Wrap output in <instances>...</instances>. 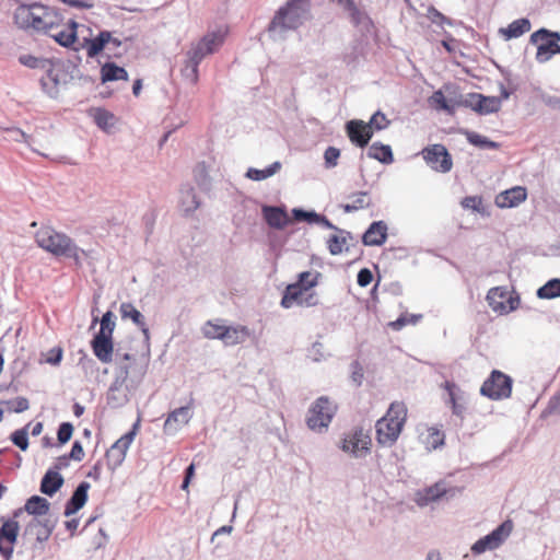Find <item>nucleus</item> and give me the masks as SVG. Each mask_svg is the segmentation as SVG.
Returning a JSON list of instances; mask_svg holds the SVG:
<instances>
[{
    "label": "nucleus",
    "mask_w": 560,
    "mask_h": 560,
    "mask_svg": "<svg viewBox=\"0 0 560 560\" xmlns=\"http://www.w3.org/2000/svg\"><path fill=\"white\" fill-rule=\"evenodd\" d=\"M49 510V502L42 497H31L24 509H18L13 512L11 518H1L0 527V556L4 560H12L14 546L18 542L20 524L18 517H20L24 511L32 515H45Z\"/></svg>",
    "instance_id": "f257e3e1"
},
{
    "label": "nucleus",
    "mask_w": 560,
    "mask_h": 560,
    "mask_svg": "<svg viewBox=\"0 0 560 560\" xmlns=\"http://www.w3.org/2000/svg\"><path fill=\"white\" fill-rule=\"evenodd\" d=\"M319 277V272H301L296 282L287 285L281 299V306L290 308L293 305L305 307L317 305L318 298L314 288L318 284Z\"/></svg>",
    "instance_id": "f03ea898"
},
{
    "label": "nucleus",
    "mask_w": 560,
    "mask_h": 560,
    "mask_svg": "<svg viewBox=\"0 0 560 560\" xmlns=\"http://www.w3.org/2000/svg\"><path fill=\"white\" fill-rule=\"evenodd\" d=\"M408 409L405 402L394 401L386 413L376 422V441L382 446H392L398 440L407 421Z\"/></svg>",
    "instance_id": "7ed1b4c3"
},
{
    "label": "nucleus",
    "mask_w": 560,
    "mask_h": 560,
    "mask_svg": "<svg viewBox=\"0 0 560 560\" xmlns=\"http://www.w3.org/2000/svg\"><path fill=\"white\" fill-rule=\"evenodd\" d=\"M80 75L78 62L73 60L50 59L46 77L39 82L42 90L51 98L59 95V88L65 86Z\"/></svg>",
    "instance_id": "20e7f679"
},
{
    "label": "nucleus",
    "mask_w": 560,
    "mask_h": 560,
    "mask_svg": "<svg viewBox=\"0 0 560 560\" xmlns=\"http://www.w3.org/2000/svg\"><path fill=\"white\" fill-rule=\"evenodd\" d=\"M37 245L57 257H78V246L65 233L43 226L35 234Z\"/></svg>",
    "instance_id": "39448f33"
},
{
    "label": "nucleus",
    "mask_w": 560,
    "mask_h": 560,
    "mask_svg": "<svg viewBox=\"0 0 560 560\" xmlns=\"http://www.w3.org/2000/svg\"><path fill=\"white\" fill-rule=\"evenodd\" d=\"M311 0H288L279 8L270 23V28L280 26L285 30H294L308 19Z\"/></svg>",
    "instance_id": "423d86ee"
},
{
    "label": "nucleus",
    "mask_w": 560,
    "mask_h": 560,
    "mask_svg": "<svg viewBox=\"0 0 560 560\" xmlns=\"http://www.w3.org/2000/svg\"><path fill=\"white\" fill-rule=\"evenodd\" d=\"M336 411L337 405L334 401L326 396L318 397L307 411V428L314 432H323L329 427Z\"/></svg>",
    "instance_id": "0eeeda50"
},
{
    "label": "nucleus",
    "mask_w": 560,
    "mask_h": 560,
    "mask_svg": "<svg viewBox=\"0 0 560 560\" xmlns=\"http://www.w3.org/2000/svg\"><path fill=\"white\" fill-rule=\"evenodd\" d=\"M512 378L499 370H493L482 383L480 394L492 400L506 399L512 394Z\"/></svg>",
    "instance_id": "6e6552de"
},
{
    "label": "nucleus",
    "mask_w": 560,
    "mask_h": 560,
    "mask_svg": "<svg viewBox=\"0 0 560 560\" xmlns=\"http://www.w3.org/2000/svg\"><path fill=\"white\" fill-rule=\"evenodd\" d=\"M486 299L491 310L499 315H506L517 310L521 303L518 294L509 291L505 287L491 288Z\"/></svg>",
    "instance_id": "1a4fd4ad"
},
{
    "label": "nucleus",
    "mask_w": 560,
    "mask_h": 560,
    "mask_svg": "<svg viewBox=\"0 0 560 560\" xmlns=\"http://www.w3.org/2000/svg\"><path fill=\"white\" fill-rule=\"evenodd\" d=\"M513 530V522L511 520L504 521L500 526H498L494 530H492L487 536L477 540L472 547L471 551L476 555L482 553L487 550H493L499 548L506 538L511 535Z\"/></svg>",
    "instance_id": "9d476101"
},
{
    "label": "nucleus",
    "mask_w": 560,
    "mask_h": 560,
    "mask_svg": "<svg viewBox=\"0 0 560 560\" xmlns=\"http://www.w3.org/2000/svg\"><path fill=\"white\" fill-rule=\"evenodd\" d=\"M371 436L362 428H354L345 434L341 448L355 457L364 456L371 447Z\"/></svg>",
    "instance_id": "9b49d317"
},
{
    "label": "nucleus",
    "mask_w": 560,
    "mask_h": 560,
    "mask_svg": "<svg viewBox=\"0 0 560 560\" xmlns=\"http://www.w3.org/2000/svg\"><path fill=\"white\" fill-rule=\"evenodd\" d=\"M337 4L348 14L350 22L362 34H371L374 23L363 9L359 8L354 0H336Z\"/></svg>",
    "instance_id": "f8f14e48"
},
{
    "label": "nucleus",
    "mask_w": 560,
    "mask_h": 560,
    "mask_svg": "<svg viewBox=\"0 0 560 560\" xmlns=\"http://www.w3.org/2000/svg\"><path fill=\"white\" fill-rule=\"evenodd\" d=\"M422 155L427 164L435 172L447 173L452 168V156L443 144L425 148Z\"/></svg>",
    "instance_id": "ddd939ff"
},
{
    "label": "nucleus",
    "mask_w": 560,
    "mask_h": 560,
    "mask_svg": "<svg viewBox=\"0 0 560 560\" xmlns=\"http://www.w3.org/2000/svg\"><path fill=\"white\" fill-rule=\"evenodd\" d=\"M136 429L137 424H135L132 431L124 434L109 447V450H107L105 458L106 464L110 470H115L116 468H118L125 460L127 451L135 439Z\"/></svg>",
    "instance_id": "4468645a"
},
{
    "label": "nucleus",
    "mask_w": 560,
    "mask_h": 560,
    "mask_svg": "<svg viewBox=\"0 0 560 560\" xmlns=\"http://www.w3.org/2000/svg\"><path fill=\"white\" fill-rule=\"evenodd\" d=\"M35 8L38 10L39 23L37 31L43 34H50L51 31L58 30L63 23V15L61 12L52 7L35 2Z\"/></svg>",
    "instance_id": "2eb2a0df"
},
{
    "label": "nucleus",
    "mask_w": 560,
    "mask_h": 560,
    "mask_svg": "<svg viewBox=\"0 0 560 560\" xmlns=\"http://www.w3.org/2000/svg\"><path fill=\"white\" fill-rule=\"evenodd\" d=\"M211 52H206L205 47H201L198 43L192 44L190 49L186 52L185 67L182 72L183 75L191 82H197L199 75L200 62Z\"/></svg>",
    "instance_id": "dca6fc26"
},
{
    "label": "nucleus",
    "mask_w": 560,
    "mask_h": 560,
    "mask_svg": "<svg viewBox=\"0 0 560 560\" xmlns=\"http://www.w3.org/2000/svg\"><path fill=\"white\" fill-rule=\"evenodd\" d=\"M345 130L351 143L359 148L366 147L373 137L368 124L361 119L348 120Z\"/></svg>",
    "instance_id": "f3484780"
},
{
    "label": "nucleus",
    "mask_w": 560,
    "mask_h": 560,
    "mask_svg": "<svg viewBox=\"0 0 560 560\" xmlns=\"http://www.w3.org/2000/svg\"><path fill=\"white\" fill-rule=\"evenodd\" d=\"M192 405L194 401L191 399L187 406L176 408L167 415L163 424V431L165 434H174L190 421L192 417Z\"/></svg>",
    "instance_id": "a211bd4d"
},
{
    "label": "nucleus",
    "mask_w": 560,
    "mask_h": 560,
    "mask_svg": "<svg viewBox=\"0 0 560 560\" xmlns=\"http://www.w3.org/2000/svg\"><path fill=\"white\" fill-rule=\"evenodd\" d=\"M13 19L19 28H33L37 31L39 15L38 10L35 8V2L31 4H20L14 12Z\"/></svg>",
    "instance_id": "6ab92c4d"
},
{
    "label": "nucleus",
    "mask_w": 560,
    "mask_h": 560,
    "mask_svg": "<svg viewBox=\"0 0 560 560\" xmlns=\"http://www.w3.org/2000/svg\"><path fill=\"white\" fill-rule=\"evenodd\" d=\"M108 40L109 31H101L96 36L92 38H83L80 47H75L74 51L78 52L81 48H85L88 57L93 59L105 49L106 45H108Z\"/></svg>",
    "instance_id": "aec40b11"
},
{
    "label": "nucleus",
    "mask_w": 560,
    "mask_h": 560,
    "mask_svg": "<svg viewBox=\"0 0 560 560\" xmlns=\"http://www.w3.org/2000/svg\"><path fill=\"white\" fill-rule=\"evenodd\" d=\"M91 348L94 355L102 363L112 362L114 353L113 338L95 335L91 341Z\"/></svg>",
    "instance_id": "412c9836"
},
{
    "label": "nucleus",
    "mask_w": 560,
    "mask_h": 560,
    "mask_svg": "<svg viewBox=\"0 0 560 560\" xmlns=\"http://www.w3.org/2000/svg\"><path fill=\"white\" fill-rule=\"evenodd\" d=\"M527 197L526 189L521 186L500 192L495 197V205L500 208H512L523 202Z\"/></svg>",
    "instance_id": "4be33fe9"
},
{
    "label": "nucleus",
    "mask_w": 560,
    "mask_h": 560,
    "mask_svg": "<svg viewBox=\"0 0 560 560\" xmlns=\"http://www.w3.org/2000/svg\"><path fill=\"white\" fill-rule=\"evenodd\" d=\"M445 493L446 488L444 483L436 482L428 488L417 491L415 494V502L419 506H427L441 499Z\"/></svg>",
    "instance_id": "5701e85b"
},
{
    "label": "nucleus",
    "mask_w": 560,
    "mask_h": 560,
    "mask_svg": "<svg viewBox=\"0 0 560 560\" xmlns=\"http://www.w3.org/2000/svg\"><path fill=\"white\" fill-rule=\"evenodd\" d=\"M387 238V225L383 221L373 222L362 236L366 246H380Z\"/></svg>",
    "instance_id": "b1692460"
},
{
    "label": "nucleus",
    "mask_w": 560,
    "mask_h": 560,
    "mask_svg": "<svg viewBox=\"0 0 560 560\" xmlns=\"http://www.w3.org/2000/svg\"><path fill=\"white\" fill-rule=\"evenodd\" d=\"M90 488V485L88 482H81L78 488L74 490L71 499L66 505L65 509V515L70 516L71 514H74L80 509L83 508L88 500V490Z\"/></svg>",
    "instance_id": "393cba45"
},
{
    "label": "nucleus",
    "mask_w": 560,
    "mask_h": 560,
    "mask_svg": "<svg viewBox=\"0 0 560 560\" xmlns=\"http://www.w3.org/2000/svg\"><path fill=\"white\" fill-rule=\"evenodd\" d=\"M129 79L128 72L124 67L118 66L114 61H106L101 67V81L102 83Z\"/></svg>",
    "instance_id": "a878e982"
},
{
    "label": "nucleus",
    "mask_w": 560,
    "mask_h": 560,
    "mask_svg": "<svg viewBox=\"0 0 560 560\" xmlns=\"http://www.w3.org/2000/svg\"><path fill=\"white\" fill-rule=\"evenodd\" d=\"M264 218L266 222L275 229H283L285 228L290 219L288 217V213L278 207H264L262 209Z\"/></svg>",
    "instance_id": "bb28decb"
},
{
    "label": "nucleus",
    "mask_w": 560,
    "mask_h": 560,
    "mask_svg": "<svg viewBox=\"0 0 560 560\" xmlns=\"http://www.w3.org/2000/svg\"><path fill=\"white\" fill-rule=\"evenodd\" d=\"M249 335L247 326H226L222 341L225 346H236L243 343Z\"/></svg>",
    "instance_id": "cd10ccee"
},
{
    "label": "nucleus",
    "mask_w": 560,
    "mask_h": 560,
    "mask_svg": "<svg viewBox=\"0 0 560 560\" xmlns=\"http://www.w3.org/2000/svg\"><path fill=\"white\" fill-rule=\"evenodd\" d=\"M530 21L527 18L514 20L506 27L500 28V33L506 40L517 38L530 30Z\"/></svg>",
    "instance_id": "c85d7f7f"
},
{
    "label": "nucleus",
    "mask_w": 560,
    "mask_h": 560,
    "mask_svg": "<svg viewBox=\"0 0 560 560\" xmlns=\"http://www.w3.org/2000/svg\"><path fill=\"white\" fill-rule=\"evenodd\" d=\"M62 476L58 471L49 469L42 479L40 491L44 494L52 495L62 487Z\"/></svg>",
    "instance_id": "c756f323"
},
{
    "label": "nucleus",
    "mask_w": 560,
    "mask_h": 560,
    "mask_svg": "<svg viewBox=\"0 0 560 560\" xmlns=\"http://www.w3.org/2000/svg\"><path fill=\"white\" fill-rule=\"evenodd\" d=\"M350 202L341 205L345 212L362 210L372 205V197L369 191H358L349 196Z\"/></svg>",
    "instance_id": "7c9ffc66"
},
{
    "label": "nucleus",
    "mask_w": 560,
    "mask_h": 560,
    "mask_svg": "<svg viewBox=\"0 0 560 560\" xmlns=\"http://www.w3.org/2000/svg\"><path fill=\"white\" fill-rule=\"evenodd\" d=\"M225 34L222 31H212L202 36L197 43L205 47L206 52L214 54L224 43Z\"/></svg>",
    "instance_id": "2f4dec72"
},
{
    "label": "nucleus",
    "mask_w": 560,
    "mask_h": 560,
    "mask_svg": "<svg viewBox=\"0 0 560 560\" xmlns=\"http://www.w3.org/2000/svg\"><path fill=\"white\" fill-rule=\"evenodd\" d=\"M366 154L369 158L377 160L383 164H389L394 160L390 145L381 142H374L370 145Z\"/></svg>",
    "instance_id": "473e14b6"
},
{
    "label": "nucleus",
    "mask_w": 560,
    "mask_h": 560,
    "mask_svg": "<svg viewBox=\"0 0 560 560\" xmlns=\"http://www.w3.org/2000/svg\"><path fill=\"white\" fill-rule=\"evenodd\" d=\"M479 98L476 113L479 115H489L500 110L501 108V98L497 96H486L481 94V96H477Z\"/></svg>",
    "instance_id": "72a5a7b5"
},
{
    "label": "nucleus",
    "mask_w": 560,
    "mask_h": 560,
    "mask_svg": "<svg viewBox=\"0 0 560 560\" xmlns=\"http://www.w3.org/2000/svg\"><path fill=\"white\" fill-rule=\"evenodd\" d=\"M47 35L65 48H70L78 39V32L66 30L63 24Z\"/></svg>",
    "instance_id": "f704fd0d"
},
{
    "label": "nucleus",
    "mask_w": 560,
    "mask_h": 560,
    "mask_svg": "<svg viewBox=\"0 0 560 560\" xmlns=\"http://www.w3.org/2000/svg\"><path fill=\"white\" fill-rule=\"evenodd\" d=\"M92 116L96 126L106 132L114 127L116 121V117L113 113L101 107L93 109Z\"/></svg>",
    "instance_id": "c9c22d12"
},
{
    "label": "nucleus",
    "mask_w": 560,
    "mask_h": 560,
    "mask_svg": "<svg viewBox=\"0 0 560 560\" xmlns=\"http://www.w3.org/2000/svg\"><path fill=\"white\" fill-rule=\"evenodd\" d=\"M464 135L466 136L467 141L481 150H495L499 148V143L490 140L489 138L471 131V130H465Z\"/></svg>",
    "instance_id": "e433bc0d"
},
{
    "label": "nucleus",
    "mask_w": 560,
    "mask_h": 560,
    "mask_svg": "<svg viewBox=\"0 0 560 560\" xmlns=\"http://www.w3.org/2000/svg\"><path fill=\"white\" fill-rule=\"evenodd\" d=\"M120 314L124 319L130 318L143 332H148L143 315L131 303H121Z\"/></svg>",
    "instance_id": "4c0bfd02"
},
{
    "label": "nucleus",
    "mask_w": 560,
    "mask_h": 560,
    "mask_svg": "<svg viewBox=\"0 0 560 560\" xmlns=\"http://www.w3.org/2000/svg\"><path fill=\"white\" fill-rule=\"evenodd\" d=\"M226 325L221 320H208L201 328L202 335L207 339H219L222 341Z\"/></svg>",
    "instance_id": "58836bf2"
},
{
    "label": "nucleus",
    "mask_w": 560,
    "mask_h": 560,
    "mask_svg": "<svg viewBox=\"0 0 560 560\" xmlns=\"http://www.w3.org/2000/svg\"><path fill=\"white\" fill-rule=\"evenodd\" d=\"M430 101L438 109L444 110L450 115H453L456 110V102L452 103V101L446 100L441 90L435 91Z\"/></svg>",
    "instance_id": "ea45409f"
},
{
    "label": "nucleus",
    "mask_w": 560,
    "mask_h": 560,
    "mask_svg": "<svg viewBox=\"0 0 560 560\" xmlns=\"http://www.w3.org/2000/svg\"><path fill=\"white\" fill-rule=\"evenodd\" d=\"M548 40H555V43L560 42V33L541 27L535 31L529 37V42L534 45L547 43Z\"/></svg>",
    "instance_id": "a19ab883"
},
{
    "label": "nucleus",
    "mask_w": 560,
    "mask_h": 560,
    "mask_svg": "<svg viewBox=\"0 0 560 560\" xmlns=\"http://www.w3.org/2000/svg\"><path fill=\"white\" fill-rule=\"evenodd\" d=\"M537 295L540 299H555L560 296V279H551L538 289Z\"/></svg>",
    "instance_id": "79ce46f5"
},
{
    "label": "nucleus",
    "mask_w": 560,
    "mask_h": 560,
    "mask_svg": "<svg viewBox=\"0 0 560 560\" xmlns=\"http://www.w3.org/2000/svg\"><path fill=\"white\" fill-rule=\"evenodd\" d=\"M19 61L31 69H40L47 73V69L49 67L50 59L47 58H37L32 55H22L19 58Z\"/></svg>",
    "instance_id": "37998d69"
},
{
    "label": "nucleus",
    "mask_w": 560,
    "mask_h": 560,
    "mask_svg": "<svg viewBox=\"0 0 560 560\" xmlns=\"http://www.w3.org/2000/svg\"><path fill=\"white\" fill-rule=\"evenodd\" d=\"M537 45L536 60L539 63H545L549 61L555 56L553 46H556L555 40H548L547 43H540Z\"/></svg>",
    "instance_id": "c03bdc74"
},
{
    "label": "nucleus",
    "mask_w": 560,
    "mask_h": 560,
    "mask_svg": "<svg viewBox=\"0 0 560 560\" xmlns=\"http://www.w3.org/2000/svg\"><path fill=\"white\" fill-rule=\"evenodd\" d=\"M445 435L436 428H429L424 438V443L428 448L435 450L444 444Z\"/></svg>",
    "instance_id": "a18cd8bd"
},
{
    "label": "nucleus",
    "mask_w": 560,
    "mask_h": 560,
    "mask_svg": "<svg viewBox=\"0 0 560 560\" xmlns=\"http://www.w3.org/2000/svg\"><path fill=\"white\" fill-rule=\"evenodd\" d=\"M445 388L448 392L450 404H451L453 413L459 418H463L466 408H465V405L459 402L456 398V394H455L456 385L454 383L446 382Z\"/></svg>",
    "instance_id": "49530a36"
},
{
    "label": "nucleus",
    "mask_w": 560,
    "mask_h": 560,
    "mask_svg": "<svg viewBox=\"0 0 560 560\" xmlns=\"http://www.w3.org/2000/svg\"><path fill=\"white\" fill-rule=\"evenodd\" d=\"M366 124L370 130L373 132L386 129L389 126L390 121L387 119L383 112L377 110L371 116L370 120Z\"/></svg>",
    "instance_id": "de8ad7c7"
},
{
    "label": "nucleus",
    "mask_w": 560,
    "mask_h": 560,
    "mask_svg": "<svg viewBox=\"0 0 560 560\" xmlns=\"http://www.w3.org/2000/svg\"><path fill=\"white\" fill-rule=\"evenodd\" d=\"M115 326L114 314L108 311L103 315L101 319V327L96 335L113 338Z\"/></svg>",
    "instance_id": "09e8293b"
},
{
    "label": "nucleus",
    "mask_w": 560,
    "mask_h": 560,
    "mask_svg": "<svg viewBox=\"0 0 560 560\" xmlns=\"http://www.w3.org/2000/svg\"><path fill=\"white\" fill-rule=\"evenodd\" d=\"M346 244L347 237L343 235V232H340V234L337 235H331L327 241V246L331 255H339L342 253Z\"/></svg>",
    "instance_id": "8fccbe9b"
},
{
    "label": "nucleus",
    "mask_w": 560,
    "mask_h": 560,
    "mask_svg": "<svg viewBox=\"0 0 560 560\" xmlns=\"http://www.w3.org/2000/svg\"><path fill=\"white\" fill-rule=\"evenodd\" d=\"M281 170V163L276 161L264 170L248 167L244 175H275Z\"/></svg>",
    "instance_id": "3c124183"
},
{
    "label": "nucleus",
    "mask_w": 560,
    "mask_h": 560,
    "mask_svg": "<svg viewBox=\"0 0 560 560\" xmlns=\"http://www.w3.org/2000/svg\"><path fill=\"white\" fill-rule=\"evenodd\" d=\"M11 440L13 444L20 447L22 451H26L28 447L27 432L25 429L14 431L12 433Z\"/></svg>",
    "instance_id": "603ef678"
},
{
    "label": "nucleus",
    "mask_w": 560,
    "mask_h": 560,
    "mask_svg": "<svg viewBox=\"0 0 560 560\" xmlns=\"http://www.w3.org/2000/svg\"><path fill=\"white\" fill-rule=\"evenodd\" d=\"M73 433V425L70 422H63L59 425L57 438L60 444L67 443Z\"/></svg>",
    "instance_id": "864d4df0"
},
{
    "label": "nucleus",
    "mask_w": 560,
    "mask_h": 560,
    "mask_svg": "<svg viewBox=\"0 0 560 560\" xmlns=\"http://www.w3.org/2000/svg\"><path fill=\"white\" fill-rule=\"evenodd\" d=\"M9 132L13 140L23 141V142L27 143L33 149V151H36V149H34L32 147V144L35 142L34 138L32 136L27 135L26 132L22 131L19 128H12L9 130Z\"/></svg>",
    "instance_id": "5fc2aeb1"
},
{
    "label": "nucleus",
    "mask_w": 560,
    "mask_h": 560,
    "mask_svg": "<svg viewBox=\"0 0 560 560\" xmlns=\"http://www.w3.org/2000/svg\"><path fill=\"white\" fill-rule=\"evenodd\" d=\"M428 13H429V18L431 19V21L433 23H438L440 25H444V24L452 25L453 24V22L450 18L442 14L434 7H430L428 10Z\"/></svg>",
    "instance_id": "6e6d98bb"
},
{
    "label": "nucleus",
    "mask_w": 560,
    "mask_h": 560,
    "mask_svg": "<svg viewBox=\"0 0 560 560\" xmlns=\"http://www.w3.org/2000/svg\"><path fill=\"white\" fill-rule=\"evenodd\" d=\"M477 96H481V94L480 93L467 94L463 100L456 102V107L464 106V107L470 108L476 112L477 104L479 101V98Z\"/></svg>",
    "instance_id": "4d7b16f0"
},
{
    "label": "nucleus",
    "mask_w": 560,
    "mask_h": 560,
    "mask_svg": "<svg viewBox=\"0 0 560 560\" xmlns=\"http://www.w3.org/2000/svg\"><path fill=\"white\" fill-rule=\"evenodd\" d=\"M340 156V150L335 147H328L324 153L325 164L328 167L335 166Z\"/></svg>",
    "instance_id": "13d9d810"
},
{
    "label": "nucleus",
    "mask_w": 560,
    "mask_h": 560,
    "mask_svg": "<svg viewBox=\"0 0 560 560\" xmlns=\"http://www.w3.org/2000/svg\"><path fill=\"white\" fill-rule=\"evenodd\" d=\"M482 199L479 196H468L462 200V206L465 209H471L474 211H480Z\"/></svg>",
    "instance_id": "bf43d9fd"
},
{
    "label": "nucleus",
    "mask_w": 560,
    "mask_h": 560,
    "mask_svg": "<svg viewBox=\"0 0 560 560\" xmlns=\"http://www.w3.org/2000/svg\"><path fill=\"white\" fill-rule=\"evenodd\" d=\"M14 412H23L28 409L30 402L25 397H16L8 402Z\"/></svg>",
    "instance_id": "052dcab7"
},
{
    "label": "nucleus",
    "mask_w": 560,
    "mask_h": 560,
    "mask_svg": "<svg viewBox=\"0 0 560 560\" xmlns=\"http://www.w3.org/2000/svg\"><path fill=\"white\" fill-rule=\"evenodd\" d=\"M373 280L372 271L368 268H363L358 273V284L360 287H368Z\"/></svg>",
    "instance_id": "680f3d73"
},
{
    "label": "nucleus",
    "mask_w": 560,
    "mask_h": 560,
    "mask_svg": "<svg viewBox=\"0 0 560 560\" xmlns=\"http://www.w3.org/2000/svg\"><path fill=\"white\" fill-rule=\"evenodd\" d=\"M68 456L77 462H81L84 458V450L79 441H75Z\"/></svg>",
    "instance_id": "e2e57ef3"
},
{
    "label": "nucleus",
    "mask_w": 560,
    "mask_h": 560,
    "mask_svg": "<svg viewBox=\"0 0 560 560\" xmlns=\"http://www.w3.org/2000/svg\"><path fill=\"white\" fill-rule=\"evenodd\" d=\"M293 217L296 221L306 220V221L312 222V221H315V219H318V214H316L314 212H306L301 209H294Z\"/></svg>",
    "instance_id": "0e129e2a"
},
{
    "label": "nucleus",
    "mask_w": 560,
    "mask_h": 560,
    "mask_svg": "<svg viewBox=\"0 0 560 560\" xmlns=\"http://www.w3.org/2000/svg\"><path fill=\"white\" fill-rule=\"evenodd\" d=\"M416 322H417L416 316H411L410 318H408L407 316H400L398 319L390 322L389 326L395 330H399L407 324H409V323L415 324Z\"/></svg>",
    "instance_id": "69168bd1"
},
{
    "label": "nucleus",
    "mask_w": 560,
    "mask_h": 560,
    "mask_svg": "<svg viewBox=\"0 0 560 560\" xmlns=\"http://www.w3.org/2000/svg\"><path fill=\"white\" fill-rule=\"evenodd\" d=\"M61 359H62V349L54 348L49 351L46 362L50 363L52 365H57L60 363Z\"/></svg>",
    "instance_id": "338daca9"
},
{
    "label": "nucleus",
    "mask_w": 560,
    "mask_h": 560,
    "mask_svg": "<svg viewBox=\"0 0 560 560\" xmlns=\"http://www.w3.org/2000/svg\"><path fill=\"white\" fill-rule=\"evenodd\" d=\"M363 376H364V372H363L362 365L357 361L353 362L352 363V375H351L352 380L358 385H360L362 383Z\"/></svg>",
    "instance_id": "774afa93"
}]
</instances>
